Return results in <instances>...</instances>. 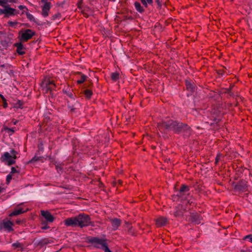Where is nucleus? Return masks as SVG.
Listing matches in <instances>:
<instances>
[{"instance_id":"nucleus-18","label":"nucleus","mask_w":252,"mask_h":252,"mask_svg":"<svg viewBox=\"0 0 252 252\" xmlns=\"http://www.w3.org/2000/svg\"><path fill=\"white\" fill-rule=\"evenodd\" d=\"M111 79L114 81H116L119 79V74L118 72H113L111 74Z\"/></svg>"},{"instance_id":"nucleus-40","label":"nucleus","mask_w":252,"mask_h":252,"mask_svg":"<svg viewBox=\"0 0 252 252\" xmlns=\"http://www.w3.org/2000/svg\"><path fill=\"white\" fill-rule=\"evenodd\" d=\"M218 159H219V157H218V156H217V158H216V162H218Z\"/></svg>"},{"instance_id":"nucleus-19","label":"nucleus","mask_w":252,"mask_h":252,"mask_svg":"<svg viewBox=\"0 0 252 252\" xmlns=\"http://www.w3.org/2000/svg\"><path fill=\"white\" fill-rule=\"evenodd\" d=\"M142 3L145 7H147L148 4H152L153 3V0H140Z\"/></svg>"},{"instance_id":"nucleus-2","label":"nucleus","mask_w":252,"mask_h":252,"mask_svg":"<svg viewBox=\"0 0 252 252\" xmlns=\"http://www.w3.org/2000/svg\"><path fill=\"white\" fill-rule=\"evenodd\" d=\"M158 126L160 130L162 127H164L166 129L172 130L175 132L180 131L181 128V125L179 123L172 120L164 121Z\"/></svg>"},{"instance_id":"nucleus-27","label":"nucleus","mask_w":252,"mask_h":252,"mask_svg":"<svg viewBox=\"0 0 252 252\" xmlns=\"http://www.w3.org/2000/svg\"><path fill=\"white\" fill-rule=\"evenodd\" d=\"M186 83L187 88L190 91H192L193 89V87H192V84H191L189 82H188V81H186Z\"/></svg>"},{"instance_id":"nucleus-8","label":"nucleus","mask_w":252,"mask_h":252,"mask_svg":"<svg viewBox=\"0 0 252 252\" xmlns=\"http://www.w3.org/2000/svg\"><path fill=\"white\" fill-rule=\"evenodd\" d=\"M1 224L3 228L8 232H11L14 230L13 228L14 223L10 220L7 219L3 220L1 222Z\"/></svg>"},{"instance_id":"nucleus-20","label":"nucleus","mask_w":252,"mask_h":252,"mask_svg":"<svg viewBox=\"0 0 252 252\" xmlns=\"http://www.w3.org/2000/svg\"><path fill=\"white\" fill-rule=\"evenodd\" d=\"M4 130L7 133H9L10 135L12 134L15 131L14 128H8L6 126L4 127Z\"/></svg>"},{"instance_id":"nucleus-29","label":"nucleus","mask_w":252,"mask_h":252,"mask_svg":"<svg viewBox=\"0 0 252 252\" xmlns=\"http://www.w3.org/2000/svg\"><path fill=\"white\" fill-rule=\"evenodd\" d=\"M18 23L17 22L14 21H9L8 22V26L11 27H14Z\"/></svg>"},{"instance_id":"nucleus-17","label":"nucleus","mask_w":252,"mask_h":252,"mask_svg":"<svg viewBox=\"0 0 252 252\" xmlns=\"http://www.w3.org/2000/svg\"><path fill=\"white\" fill-rule=\"evenodd\" d=\"M134 5L136 10L138 12L140 13H142L144 11L143 8L142 7L141 4L139 2L135 1L134 3Z\"/></svg>"},{"instance_id":"nucleus-32","label":"nucleus","mask_w":252,"mask_h":252,"mask_svg":"<svg viewBox=\"0 0 252 252\" xmlns=\"http://www.w3.org/2000/svg\"><path fill=\"white\" fill-rule=\"evenodd\" d=\"M3 107H4V108H7V106H8V104H7V102H6V100H5V101H3Z\"/></svg>"},{"instance_id":"nucleus-22","label":"nucleus","mask_w":252,"mask_h":252,"mask_svg":"<svg viewBox=\"0 0 252 252\" xmlns=\"http://www.w3.org/2000/svg\"><path fill=\"white\" fill-rule=\"evenodd\" d=\"M13 0H0V6H4V5L8 2H12Z\"/></svg>"},{"instance_id":"nucleus-30","label":"nucleus","mask_w":252,"mask_h":252,"mask_svg":"<svg viewBox=\"0 0 252 252\" xmlns=\"http://www.w3.org/2000/svg\"><path fill=\"white\" fill-rule=\"evenodd\" d=\"M244 239L246 240V239H249V241L252 243V235H247L246 236Z\"/></svg>"},{"instance_id":"nucleus-42","label":"nucleus","mask_w":252,"mask_h":252,"mask_svg":"<svg viewBox=\"0 0 252 252\" xmlns=\"http://www.w3.org/2000/svg\"><path fill=\"white\" fill-rule=\"evenodd\" d=\"M16 122H14V125H16Z\"/></svg>"},{"instance_id":"nucleus-11","label":"nucleus","mask_w":252,"mask_h":252,"mask_svg":"<svg viewBox=\"0 0 252 252\" xmlns=\"http://www.w3.org/2000/svg\"><path fill=\"white\" fill-rule=\"evenodd\" d=\"M41 215L48 222H52L54 220V217L47 211H41Z\"/></svg>"},{"instance_id":"nucleus-26","label":"nucleus","mask_w":252,"mask_h":252,"mask_svg":"<svg viewBox=\"0 0 252 252\" xmlns=\"http://www.w3.org/2000/svg\"><path fill=\"white\" fill-rule=\"evenodd\" d=\"M61 17V15L60 13L55 14L52 16V20H55L56 19H59Z\"/></svg>"},{"instance_id":"nucleus-10","label":"nucleus","mask_w":252,"mask_h":252,"mask_svg":"<svg viewBox=\"0 0 252 252\" xmlns=\"http://www.w3.org/2000/svg\"><path fill=\"white\" fill-rule=\"evenodd\" d=\"M65 225L67 226H78L77 216L75 217L69 218L64 221Z\"/></svg>"},{"instance_id":"nucleus-16","label":"nucleus","mask_w":252,"mask_h":252,"mask_svg":"<svg viewBox=\"0 0 252 252\" xmlns=\"http://www.w3.org/2000/svg\"><path fill=\"white\" fill-rule=\"evenodd\" d=\"M80 78L77 80V83L78 84H82L84 82L87 78V76L81 72L78 73Z\"/></svg>"},{"instance_id":"nucleus-35","label":"nucleus","mask_w":252,"mask_h":252,"mask_svg":"<svg viewBox=\"0 0 252 252\" xmlns=\"http://www.w3.org/2000/svg\"><path fill=\"white\" fill-rule=\"evenodd\" d=\"M49 228V227L47 225H45L41 227V229H43V230L48 229Z\"/></svg>"},{"instance_id":"nucleus-1","label":"nucleus","mask_w":252,"mask_h":252,"mask_svg":"<svg viewBox=\"0 0 252 252\" xmlns=\"http://www.w3.org/2000/svg\"><path fill=\"white\" fill-rule=\"evenodd\" d=\"M17 155V152L14 150H11L9 153L7 152L3 153L0 160L5 164L10 166L15 163Z\"/></svg>"},{"instance_id":"nucleus-14","label":"nucleus","mask_w":252,"mask_h":252,"mask_svg":"<svg viewBox=\"0 0 252 252\" xmlns=\"http://www.w3.org/2000/svg\"><path fill=\"white\" fill-rule=\"evenodd\" d=\"M15 46L17 48V52L19 55H23L25 53V52L24 49L23 45L22 43H17L15 44Z\"/></svg>"},{"instance_id":"nucleus-15","label":"nucleus","mask_w":252,"mask_h":252,"mask_svg":"<svg viewBox=\"0 0 252 252\" xmlns=\"http://www.w3.org/2000/svg\"><path fill=\"white\" fill-rule=\"evenodd\" d=\"M111 222L114 230H116L118 229L121 224L120 220L117 219L111 220Z\"/></svg>"},{"instance_id":"nucleus-24","label":"nucleus","mask_w":252,"mask_h":252,"mask_svg":"<svg viewBox=\"0 0 252 252\" xmlns=\"http://www.w3.org/2000/svg\"><path fill=\"white\" fill-rule=\"evenodd\" d=\"M92 94V91L90 90H86L85 91V95L88 98H90Z\"/></svg>"},{"instance_id":"nucleus-13","label":"nucleus","mask_w":252,"mask_h":252,"mask_svg":"<svg viewBox=\"0 0 252 252\" xmlns=\"http://www.w3.org/2000/svg\"><path fill=\"white\" fill-rule=\"evenodd\" d=\"M167 222L166 218L160 217L156 220V225L158 227H160L164 225Z\"/></svg>"},{"instance_id":"nucleus-31","label":"nucleus","mask_w":252,"mask_h":252,"mask_svg":"<svg viewBox=\"0 0 252 252\" xmlns=\"http://www.w3.org/2000/svg\"><path fill=\"white\" fill-rule=\"evenodd\" d=\"M17 170H16V169L15 167H12L11 169V171L9 174H11V175H13V174L17 173Z\"/></svg>"},{"instance_id":"nucleus-38","label":"nucleus","mask_w":252,"mask_h":252,"mask_svg":"<svg viewBox=\"0 0 252 252\" xmlns=\"http://www.w3.org/2000/svg\"><path fill=\"white\" fill-rule=\"evenodd\" d=\"M68 95L70 97H72V94L70 93V94H68Z\"/></svg>"},{"instance_id":"nucleus-6","label":"nucleus","mask_w":252,"mask_h":252,"mask_svg":"<svg viewBox=\"0 0 252 252\" xmlns=\"http://www.w3.org/2000/svg\"><path fill=\"white\" fill-rule=\"evenodd\" d=\"M41 0V2L44 3L43 5L42 6L41 14L44 17H47L49 14V11L51 7V3L46 0Z\"/></svg>"},{"instance_id":"nucleus-5","label":"nucleus","mask_w":252,"mask_h":252,"mask_svg":"<svg viewBox=\"0 0 252 252\" xmlns=\"http://www.w3.org/2000/svg\"><path fill=\"white\" fill-rule=\"evenodd\" d=\"M19 34L21 35L20 40L23 41H27L31 39L35 33L30 29H27L20 31Z\"/></svg>"},{"instance_id":"nucleus-23","label":"nucleus","mask_w":252,"mask_h":252,"mask_svg":"<svg viewBox=\"0 0 252 252\" xmlns=\"http://www.w3.org/2000/svg\"><path fill=\"white\" fill-rule=\"evenodd\" d=\"M23 106V102L21 100H18L14 106V108H22Z\"/></svg>"},{"instance_id":"nucleus-33","label":"nucleus","mask_w":252,"mask_h":252,"mask_svg":"<svg viewBox=\"0 0 252 252\" xmlns=\"http://www.w3.org/2000/svg\"><path fill=\"white\" fill-rule=\"evenodd\" d=\"M103 250L105 252H112L108 247V245L103 249Z\"/></svg>"},{"instance_id":"nucleus-21","label":"nucleus","mask_w":252,"mask_h":252,"mask_svg":"<svg viewBox=\"0 0 252 252\" xmlns=\"http://www.w3.org/2000/svg\"><path fill=\"white\" fill-rule=\"evenodd\" d=\"M12 246L14 249H17V248L22 249L23 248V245L22 244H21L20 243L18 242H17L16 243H13L12 244Z\"/></svg>"},{"instance_id":"nucleus-34","label":"nucleus","mask_w":252,"mask_h":252,"mask_svg":"<svg viewBox=\"0 0 252 252\" xmlns=\"http://www.w3.org/2000/svg\"><path fill=\"white\" fill-rule=\"evenodd\" d=\"M22 222V220H20V219H17L16 221H15V223H17V224H20Z\"/></svg>"},{"instance_id":"nucleus-9","label":"nucleus","mask_w":252,"mask_h":252,"mask_svg":"<svg viewBox=\"0 0 252 252\" xmlns=\"http://www.w3.org/2000/svg\"><path fill=\"white\" fill-rule=\"evenodd\" d=\"M28 211L27 208L17 207L13 212L9 214V216L12 217L20 215Z\"/></svg>"},{"instance_id":"nucleus-12","label":"nucleus","mask_w":252,"mask_h":252,"mask_svg":"<svg viewBox=\"0 0 252 252\" xmlns=\"http://www.w3.org/2000/svg\"><path fill=\"white\" fill-rule=\"evenodd\" d=\"M53 85L55 86V84L53 81L50 80L48 78H45L42 81L41 83V86L43 88H47L48 89H50V85Z\"/></svg>"},{"instance_id":"nucleus-7","label":"nucleus","mask_w":252,"mask_h":252,"mask_svg":"<svg viewBox=\"0 0 252 252\" xmlns=\"http://www.w3.org/2000/svg\"><path fill=\"white\" fill-rule=\"evenodd\" d=\"M4 9H0V15L2 14H5L7 16L15 15L16 14V9L11 8L8 6H5L4 5Z\"/></svg>"},{"instance_id":"nucleus-36","label":"nucleus","mask_w":252,"mask_h":252,"mask_svg":"<svg viewBox=\"0 0 252 252\" xmlns=\"http://www.w3.org/2000/svg\"><path fill=\"white\" fill-rule=\"evenodd\" d=\"M0 96L1 98L2 101L6 100V99L5 98V97L2 94H0Z\"/></svg>"},{"instance_id":"nucleus-39","label":"nucleus","mask_w":252,"mask_h":252,"mask_svg":"<svg viewBox=\"0 0 252 252\" xmlns=\"http://www.w3.org/2000/svg\"><path fill=\"white\" fill-rule=\"evenodd\" d=\"M0 67H5V65L4 64H1V65H0Z\"/></svg>"},{"instance_id":"nucleus-41","label":"nucleus","mask_w":252,"mask_h":252,"mask_svg":"<svg viewBox=\"0 0 252 252\" xmlns=\"http://www.w3.org/2000/svg\"><path fill=\"white\" fill-rule=\"evenodd\" d=\"M156 2H157L158 4H159V0H156Z\"/></svg>"},{"instance_id":"nucleus-25","label":"nucleus","mask_w":252,"mask_h":252,"mask_svg":"<svg viewBox=\"0 0 252 252\" xmlns=\"http://www.w3.org/2000/svg\"><path fill=\"white\" fill-rule=\"evenodd\" d=\"M189 191V188L186 185H183L180 189V192H186Z\"/></svg>"},{"instance_id":"nucleus-37","label":"nucleus","mask_w":252,"mask_h":252,"mask_svg":"<svg viewBox=\"0 0 252 252\" xmlns=\"http://www.w3.org/2000/svg\"><path fill=\"white\" fill-rule=\"evenodd\" d=\"M24 6L23 5H20L19 6V8L20 9H22L23 8Z\"/></svg>"},{"instance_id":"nucleus-28","label":"nucleus","mask_w":252,"mask_h":252,"mask_svg":"<svg viewBox=\"0 0 252 252\" xmlns=\"http://www.w3.org/2000/svg\"><path fill=\"white\" fill-rule=\"evenodd\" d=\"M12 176L13 175H11V174H8L7 175V176H6V183H7V184H9L10 182V181H11V179L12 178Z\"/></svg>"},{"instance_id":"nucleus-4","label":"nucleus","mask_w":252,"mask_h":252,"mask_svg":"<svg viewBox=\"0 0 252 252\" xmlns=\"http://www.w3.org/2000/svg\"><path fill=\"white\" fill-rule=\"evenodd\" d=\"M90 241L94 247L103 250L108 245L105 239L94 237L90 239Z\"/></svg>"},{"instance_id":"nucleus-3","label":"nucleus","mask_w":252,"mask_h":252,"mask_svg":"<svg viewBox=\"0 0 252 252\" xmlns=\"http://www.w3.org/2000/svg\"><path fill=\"white\" fill-rule=\"evenodd\" d=\"M78 226L81 227L88 226L91 222V219L88 215L80 214L77 216Z\"/></svg>"}]
</instances>
